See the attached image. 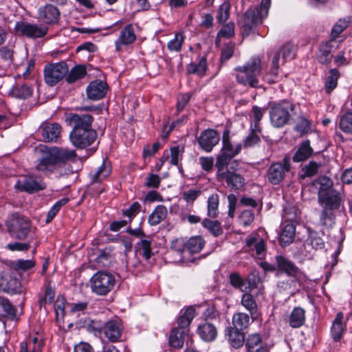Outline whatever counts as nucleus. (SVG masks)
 I'll return each instance as SVG.
<instances>
[{"label":"nucleus","instance_id":"nucleus-50","mask_svg":"<svg viewBox=\"0 0 352 352\" xmlns=\"http://www.w3.org/2000/svg\"><path fill=\"white\" fill-rule=\"evenodd\" d=\"M230 3L229 1H225L221 4L217 10V19L220 25L224 24L230 17Z\"/></svg>","mask_w":352,"mask_h":352},{"label":"nucleus","instance_id":"nucleus-25","mask_svg":"<svg viewBox=\"0 0 352 352\" xmlns=\"http://www.w3.org/2000/svg\"><path fill=\"white\" fill-rule=\"evenodd\" d=\"M197 333L204 342H212L216 340L218 330L214 324L204 320L198 325Z\"/></svg>","mask_w":352,"mask_h":352},{"label":"nucleus","instance_id":"nucleus-52","mask_svg":"<svg viewBox=\"0 0 352 352\" xmlns=\"http://www.w3.org/2000/svg\"><path fill=\"white\" fill-rule=\"evenodd\" d=\"M69 198L64 197L57 201L47 212L45 222L50 223L56 216L60 208L69 202Z\"/></svg>","mask_w":352,"mask_h":352},{"label":"nucleus","instance_id":"nucleus-54","mask_svg":"<svg viewBox=\"0 0 352 352\" xmlns=\"http://www.w3.org/2000/svg\"><path fill=\"white\" fill-rule=\"evenodd\" d=\"M223 26L221 30L217 32V38H231L235 35V24L234 22L230 21L227 23L222 24Z\"/></svg>","mask_w":352,"mask_h":352},{"label":"nucleus","instance_id":"nucleus-36","mask_svg":"<svg viewBox=\"0 0 352 352\" xmlns=\"http://www.w3.org/2000/svg\"><path fill=\"white\" fill-rule=\"evenodd\" d=\"M10 93L16 98L25 100L32 96L33 87L28 84H16Z\"/></svg>","mask_w":352,"mask_h":352},{"label":"nucleus","instance_id":"nucleus-3","mask_svg":"<svg viewBox=\"0 0 352 352\" xmlns=\"http://www.w3.org/2000/svg\"><path fill=\"white\" fill-rule=\"evenodd\" d=\"M235 70L236 82L252 88L259 87L257 76L261 70V60L258 56H253L243 66L237 67Z\"/></svg>","mask_w":352,"mask_h":352},{"label":"nucleus","instance_id":"nucleus-40","mask_svg":"<svg viewBox=\"0 0 352 352\" xmlns=\"http://www.w3.org/2000/svg\"><path fill=\"white\" fill-rule=\"evenodd\" d=\"M86 74L87 70L85 66L82 65H76L72 67L70 71L68 70L65 76V80L67 83L72 84L83 78Z\"/></svg>","mask_w":352,"mask_h":352},{"label":"nucleus","instance_id":"nucleus-58","mask_svg":"<svg viewBox=\"0 0 352 352\" xmlns=\"http://www.w3.org/2000/svg\"><path fill=\"white\" fill-rule=\"evenodd\" d=\"M340 128L344 133H352V112H346L342 116Z\"/></svg>","mask_w":352,"mask_h":352},{"label":"nucleus","instance_id":"nucleus-62","mask_svg":"<svg viewBox=\"0 0 352 352\" xmlns=\"http://www.w3.org/2000/svg\"><path fill=\"white\" fill-rule=\"evenodd\" d=\"M89 306L88 301H81L70 304L69 312L72 314H77L79 316L82 314H85Z\"/></svg>","mask_w":352,"mask_h":352},{"label":"nucleus","instance_id":"nucleus-24","mask_svg":"<svg viewBox=\"0 0 352 352\" xmlns=\"http://www.w3.org/2000/svg\"><path fill=\"white\" fill-rule=\"evenodd\" d=\"M242 331L230 326L225 329L226 339L232 348L238 349L245 345L246 338Z\"/></svg>","mask_w":352,"mask_h":352},{"label":"nucleus","instance_id":"nucleus-35","mask_svg":"<svg viewBox=\"0 0 352 352\" xmlns=\"http://www.w3.org/2000/svg\"><path fill=\"white\" fill-rule=\"evenodd\" d=\"M167 216V208L164 205L157 206L148 217V223L155 226L164 221Z\"/></svg>","mask_w":352,"mask_h":352},{"label":"nucleus","instance_id":"nucleus-4","mask_svg":"<svg viewBox=\"0 0 352 352\" xmlns=\"http://www.w3.org/2000/svg\"><path fill=\"white\" fill-rule=\"evenodd\" d=\"M294 108V104L289 101L272 103L269 111L272 124L276 128L287 124Z\"/></svg>","mask_w":352,"mask_h":352},{"label":"nucleus","instance_id":"nucleus-41","mask_svg":"<svg viewBox=\"0 0 352 352\" xmlns=\"http://www.w3.org/2000/svg\"><path fill=\"white\" fill-rule=\"evenodd\" d=\"M344 318V315L342 312H338L336 318L333 322L331 332V336L334 341L338 342L339 341L342 336L344 331L343 324H342V320Z\"/></svg>","mask_w":352,"mask_h":352},{"label":"nucleus","instance_id":"nucleus-47","mask_svg":"<svg viewBox=\"0 0 352 352\" xmlns=\"http://www.w3.org/2000/svg\"><path fill=\"white\" fill-rule=\"evenodd\" d=\"M202 226L207 229L208 232L214 236L217 237L221 235L223 232L221 223L217 221H212L208 218L204 219L201 221Z\"/></svg>","mask_w":352,"mask_h":352},{"label":"nucleus","instance_id":"nucleus-11","mask_svg":"<svg viewBox=\"0 0 352 352\" xmlns=\"http://www.w3.org/2000/svg\"><path fill=\"white\" fill-rule=\"evenodd\" d=\"M217 179L219 182H224L226 187L232 192L243 190L246 183L245 177L239 170L234 168L232 166L226 168L225 173H221Z\"/></svg>","mask_w":352,"mask_h":352},{"label":"nucleus","instance_id":"nucleus-14","mask_svg":"<svg viewBox=\"0 0 352 352\" xmlns=\"http://www.w3.org/2000/svg\"><path fill=\"white\" fill-rule=\"evenodd\" d=\"M94 118L88 113H67L65 122L67 125L72 127L71 132H76L93 128Z\"/></svg>","mask_w":352,"mask_h":352},{"label":"nucleus","instance_id":"nucleus-9","mask_svg":"<svg viewBox=\"0 0 352 352\" xmlns=\"http://www.w3.org/2000/svg\"><path fill=\"white\" fill-rule=\"evenodd\" d=\"M48 31L49 28L46 25L23 21H16L14 26V32L17 36L32 39L43 38Z\"/></svg>","mask_w":352,"mask_h":352},{"label":"nucleus","instance_id":"nucleus-31","mask_svg":"<svg viewBox=\"0 0 352 352\" xmlns=\"http://www.w3.org/2000/svg\"><path fill=\"white\" fill-rule=\"evenodd\" d=\"M188 330L173 328L169 335L168 342L171 347L180 349L183 347L185 335Z\"/></svg>","mask_w":352,"mask_h":352},{"label":"nucleus","instance_id":"nucleus-43","mask_svg":"<svg viewBox=\"0 0 352 352\" xmlns=\"http://www.w3.org/2000/svg\"><path fill=\"white\" fill-rule=\"evenodd\" d=\"M241 305L249 311L251 318L254 320L258 311L257 304L250 292H245L241 298Z\"/></svg>","mask_w":352,"mask_h":352},{"label":"nucleus","instance_id":"nucleus-44","mask_svg":"<svg viewBox=\"0 0 352 352\" xmlns=\"http://www.w3.org/2000/svg\"><path fill=\"white\" fill-rule=\"evenodd\" d=\"M206 241L201 236L190 237L186 241V252L190 254L199 252L205 245Z\"/></svg>","mask_w":352,"mask_h":352},{"label":"nucleus","instance_id":"nucleus-64","mask_svg":"<svg viewBox=\"0 0 352 352\" xmlns=\"http://www.w3.org/2000/svg\"><path fill=\"white\" fill-rule=\"evenodd\" d=\"M331 58L332 54L329 46L327 45L322 46L318 55L319 62L322 64H327L331 61Z\"/></svg>","mask_w":352,"mask_h":352},{"label":"nucleus","instance_id":"nucleus-13","mask_svg":"<svg viewBox=\"0 0 352 352\" xmlns=\"http://www.w3.org/2000/svg\"><path fill=\"white\" fill-rule=\"evenodd\" d=\"M47 185L41 177L34 175H25L17 180L14 185L15 189L20 192L33 194L46 188Z\"/></svg>","mask_w":352,"mask_h":352},{"label":"nucleus","instance_id":"nucleus-12","mask_svg":"<svg viewBox=\"0 0 352 352\" xmlns=\"http://www.w3.org/2000/svg\"><path fill=\"white\" fill-rule=\"evenodd\" d=\"M62 126L57 122H43L36 131L39 141L52 143L57 142L61 138Z\"/></svg>","mask_w":352,"mask_h":352},{"label":"nucleus","instance_id":"nucleus-17","mask_svg":"<svg viewBox=\"0 0 352 352\" xmlns=\"http://www.w3.org/2000/svg\"><path fill=\"white\" fill-rule=\"evenodd\" d=\"M60 12L50 3L41 6L38 10V18L45 25H56L60 20Z\"/></svg>","mask_w":352,"mask_h":352},{"label":"nucleus","instance_id":"nucleus-20","mask_svg":"<svg viewBox=\"0 0 352 352\" xmlns=\"http://www.w3.org/2000/svg\"><path fill=\"white\" fill-rule=\"evenodd\" d=\"M136 39L135 25L133 23L127 24L121 30L119 36L115 41L116 51L120 52L123 46L132 45Z\"/></svg>","mask_w":352,"mask_h":352},{"label":"nucleus","instance_id":"nucleus-33","mask_svg":"<svg viewBox=\"0 0 352 352\" xmlns=\"http://www.w3.org/2000/svg\"><path fill=\"white\" fill-rule=\"evenodd\" d=\"M55 298V287L50 283L44 285V294L38 296V304L40 309H46V305H50L54 302Z\"/></svg>","mask_w":352,"mask_h":352},{"label":"nucleus","instance_id":"nucleus-42","mask_svg":"<svg viewBox=\"0 0 352 352\" xmlns=\"http://www.w3.org/2000/svg\"><path fill=\"white\" fill-rule=\"evenodd\" d=\"M305 322V312L300 308L296 307L292 311L289 318V324L292 328H298Z\"/></svg>","mask_w":352,"mask_h":352},{"label":"nucleus","instance_id":"nucleus-2","mask_svg":"<svg viewBox=\"0 0 352 352\" xmlns=\"http://www.w3.org/2000/svg\"><path fill=\"white\" fill-rule=\"evenodd\" d=\"M88 329L103 336L109 342L115 343L122 341V337L124 327L122 320L118 316H115L107 320L102 324L99 321L91 320Z\"/></svg>","mask_w":352,"mask_h":352},{"label":"nucleus","instance_id":"nucleus-37","mask_svg":"<svg viewBox=\"0 0 352 352\" xmlns=\"http://www.w3.org/2000/svg\"><path fill=\"white\" fill-rule=\"evenodd\" d=\"M318 201L320 204H324L326 207L330 210L337 209L340 207L341 203L340 194L334 190H330L322 199Z\"/></svg>","mask_w":352,"mask_h":352},{"label":"nucleus","instance_id":"nucleus-55","mask_svg":"<svg viewBox=\"0 0 352 352\" xmlns=\"http://www.w3.org/2000/svg\"><path fill=\"white\" fill-rule=\"evenodd\" d=\"M281 57V63L284 65L288 59H292L294 57V47L291 43L284 44L277 52Z\"/></svg>","mask_w":352,"mask_h":352},{"label":"nucleus","instance_id":"nucleus-5","mask_svg":"<svg viewBox=\"0 0 352 352\" xmlns=\"http://www.w3.org/2000/svg\"><path fill=\"white\" fill-rule=\"evenodd\" d=\"M6 226L12 236L19 240H25L30 233L31 221L25 216L14 212L6 222Z\"/></svg>","mask_w":352,"mask_h":352},{"label":"nucleus","instance_id":"nucleus-27","mask_svg":"<svg viewBox=\"0 0 352 352\" xmlns=\"http://www.w3.org/2000/svg\"><path fill=\"white\" fill-rule=\"evenodd\" d=\"M333 182L327 177H321L311 182V186L318 190V200L324 197L325 195L333 190L331 187Z\"/></svg>","mask_w":352,"mask_h":352},{"label":"nucleus","instance_id":"nucleus-38","mask_svg":"<svg viewBox=\"0 0 352 352\" xmlns=\"http://www.w3.org/2000/svg\"><path fill=\"white\" fill-rule=\"evenodd\" d=\"M250 317L248 314L237 312L234 314L232 318L231 327L243 331L246 329L250 324Z\"/></svg>","mask_w":352,"mask_h":352},{"label":"nucleus","instance_id":"nucleus-63","mask_svg":"<svg viewBox=\"0 0 352 352\" xmlns=\"http://www.w3.org/2000/svg\"><path fill=\"white\" fill-rule=\"evenodd\" d=\"M111 252L112 248L111 247H106L100 250L98 255L96 258V262L105 265V262H109L111 258Z\"/></svg>","mask_w":352,"mask_h":352},{"label":"nucleus","instance_id":"nucleus-22","mask_svg":"<svg viewBox=\"0 0 352 352\" xmlns=\"http://www.w3.org/2000/svg\"><path fill=\"white\" fill-rule=\"evenodd\" d=\"M109 89L108 84L101 80L91 81L87 87L86 91L87 98L98 100L103 98Z\"/></svg>","mask_w":352,"mask_h":352},{"label":"nucleus","instance_id":"nucleus-6","mask_svg":"<svg viewBox=\"0 0 352 352\" xmlns=\"http://www.w3.org/2000/svg\"><path fill=\"white\" fill-rule=\"evenodd\" d=\"M116 279L114 276L108 272L98 271L90 279L91 291L100 296H105L114 287Z\"/></svg>","mask_w":352,"mask_h":352},{"label":"nucleus","instance_id":"nucleus-39","mask_svg":"<svg viewBox=\"0 0 352 352\" xmlns=\"http://www.w3.org/2000/svg\"><path fill=\"white\" fill-rule=\"evenodd\" d=\"M58 164H64L68 162H75L77 157L74 150L57 148L54 151Z\"/></svg>","mask_w":352,"mask_h":352},{"label":"nucleus","instance_id":"nucleus-28","mask_svg":"<svg viewBox=\"0 0 352 352\" xmlns=\"http://www.w3.org/2000/svg\"><path fill=\"white\" fill-rule=\"evenodd\" d=\"M16 307L8 298L0 296V319L14 320L16 318Z\"/></svg>","mask_w":352,"mask_h":352},{"label":"nucleus","instance_id":"nucleus-29","mask_svg":"<svg viewBox=\"0 0 352 352\" xmlns=\"http://www.w3.org/2000/svg\"><path fill=\"white\" fill-rule=\"evenodd\" d=\"M296 234V226L292 223L284 224L279 235V243L282 247H286L294 241Z\"/></svg>","mask_w":352,"mask_h":352},{"label":"nucleus","instance_id":"nucleus-26","mask_svg":"<svg viewBox=\"0 0 352 352\" xmlns=\"http://www.w3.org/2000/svg\"><path fill=\"white\" fill-rule=\"evenodd\" d=\"M242 145L241 143L236 144V149L232 154H228L227 152L221 151L217 155L215 162V167L217 169L216 173V177L217 178L221 175V173H225L227 166L229 164L231 160L237 155L241 151Z\"/></svg>","mask_w":352,"mask_h":352},{"label":"nucleus","instance_id":"nucleus-45","mask_svg":"<svg viewBox=\"0 0 352 352\" xmlns=\"http://www.w3.org/2000/svg\"><path fill=\"white\" fill-rule=\"evenodd\" d=\"M219 196L217 193L210 195L207 201V214L210 218H217L219 214Z\"/></svg>","mask_w":352,"mask_h":352},{"label":"nucleus","instance_id":"nucleus-10","mask_svg":"<svg viewBox=\"0 0 352 352\" xmlns=\"http://www.w3.org/2000/svg\"><path fill=\"white\" fill-rule=\"evenodd\" d=\"M68 72V65L64 61L47 64L43 69L45 82L54 87L61 81Z\"/></svg>","mask_w":352,"mask_h":352},{"label":"nucleus","instance_id":"nucleus-19","mask_svg":"<svg viewBox=\"0 0 352 352\" xmlns=\"http://www.w3.org/2000/svg\"><path fill=\"white\" fill-rule=\"evenodd\" d=\"M0 289L9 294H21L23 285L21 280L13 274H5L0 278Z\"/></svg>","mask_w":352,"mask_h":352},{"label":"nucleus","instance_id":"nucleus-48","mask_svg":"<svg viewBox=\"0 0 352 352\" xmlns=\"http://www.w3.org/2000/svg\"><path fill=\"white\" fill-rule=\"evenodd\" d=\"M246 246L249 250H255L256 255L259 256L265 251V243L263 239L249 237L246 239Z\"/></svg>","mask_w":352,"mask_h":352},{"label":"nucleus","instance_id":"nucleus-30","mask_svg":"<svg viewBox=\"0 0 352 352\" xmlns=\"http://www.w3.org/2000/svg\"><path fill=\"white\" fill-rule=\"evenodd\" d=\"M195 317V309L189 306L184 310L180 311V315L177 320V329L187 330L192 320Z\"/></svg>","mask_w":352,"mask_h":352},{"label":"nucleus","instance_id":"nucleus-49","mask_svg":"<svg viewBox=\"0 0 352 352\" xmlns=\"http://www.w3.org/2000/svg\"><path fill=\"white\" fill-rule=\"evenodd\" d=\"M339 72L336 69H331L329 72V75L325 81V91L327 94H330L338 85V80L339 78Z\"/></svg>","mask_w":352,"mask_h":352},{"label":"nucleus","instance_id":"nucleus-18","mask_svg":"<svg viewBox=\"0 0 352 352\" xmlns=\"http://www.w3.org/2000/svg\"><path fill=\"white\" fill-rule=\"evenodd\" d=\"M281 57L279 54L274 53L272 56L270 67L263 74V79L264 81L270 85L278 82L280 80V76L279 75L281 63Z\"/></svg>","mask_w":352,"mask_h":352},{"label":"nucleus","instance_id":"nucleus-23","mask_svg":"<svg viewBox=\"0 0 352 352\" xmlns=\"http://www.w3.org/2000/svg\"><path fill=\"white\" fill-rule=\"evenodd\" d=\"M277 265V273L285 274L289 277H296L300 274V270L296 265L282 255L275 257Z\"/></svg>","mask_w":352,"mask_h":352},{"label":"nucleus","instance_id":"nucleus-21","mask_svg":"<svg viewBox=\"0 0 352 352\" xmlns=\"http://www.w3.org/2000/svg\"><path fill=\"white\" fill-rule=\"evenodd\" d=\"M245 352H270V346L263 341L259 333H252L248 336L245 343Z\"/></svg>","mask_w":352,"mask_h":352},{"label":"nucleus","instance_id":"nucleus-53","mask_svg":"<svg viewBox=\"0 0 352 352\" xmlns=\"http://www.w3.org/2000/svg\"><path fill=\"white\" fill-rule=\"evenodd\" d=\"M36 265L35 261L32 259H18L12 263V267L16 271L26 272L34 267Z\"/></svg>","mask_w":352,"mask_h":352},{"label":"nucleus","instance_id":"nucleus-7","mask_svg":"<svg viewBox=\"0 0 352 352\" xmlns=\"http://www.w3.org/2000/svg\"><path fill=\"white\" fill-rule=\"evenodd\" d=\"M111 173V166L110 163L108 161H103L102 164L92 176L91 181L85 193L91 197H98L105 191V188L100 186L101 181L109 176Z\"/></svg>","mask_w":352,"mask_h":352},{"label":"nucleus","instance_id":"nucleus-16","mask_svg":"<svg viewBox=\"0 0 352 352\" xmlns=\"http://www.w3.org/2000/svg\"><path fill=\"white\" fill-rule=\"evenodd\" d=\"M199 148L206 153H210L220 141L219 132L213 129L204 130L199 136L197 137Z\"/></svg>","mask_w":352,"mask_h":352},{"label":"nucleus","instance_id":"nucleus-61","mask_svg":"<svg viewBox=\"0 0 352 352\" xmlns=\"http://www.w3.org/2000/svg\"><path fill=\"white\" fill-rule=\"evenodd\" d=\"M0 57L8 66H10L14 61V51L8 46L0 47Z\"/></svg>","mask_w":352,"mask_h":352},{"label":"nucleus","instance_id":"nucleus-34","mask_svg":"<svg viewBox=\"0 0 352 352\" xmlns=\"http://www.w3.org/2000/svg\"><path fill=\"white\" fill-rule=\"evenodd\" d=\"M58 165L54 151L43 157L36 166L38 171L43 173L52 172L55 166Z\"/></svg>","mask_w":352,"mask_h":352},{"label":"nucleus","instance_id":"nucleus-60","mask_svg":"<svg viewBox=\"0 0 352 352\" xmlns=\"http://www.w3.org/2000/svg\"><path fill=\"white\" fill-rule=\"evenodd\" d=\"M184 42V36L182 34L177 33L175 38L167 43V47L170 51L179 52L182 50Z\"/></svg>","mask_w":352,"mask_h":352},{"label":"nucleus","instance_id":"nucleus-15","mask_svg":"<svg viewBox=\"0 0 352 352\" xmlns=\"http://www.w3.org/2000/svg\"><path fill=\"white\" fill-rule=\"evenodd\" d=\"M97 138L98 133L93 128L69 133V140L72 145L78 149H84L91 146Z\"/></svg>","mask_w":352,"mask_h":352},{"label":"nucleus","instance_id":"nucleus-8","mask_svg":"<svg viewBox=\"0 0 352 352\" xmlns=\"http://www.w3.org/2000/svg\"><path fill=\"white\" fill-rule=\"evenodd\" d=\"M290 160L289 155H286L282 161L270 164L266 174L267 180L271 184L278 185L285 179L292 168Z\"/></svg>","mask_w":352,"mask_h":352},{"label":"nucleus","instance_id":"nucleus-59","mask_svg":"<svg viewBox=\"0 0 352 352\" xmlns=\"http://www.w3.org/2000/svg\"><path fill=\"white\" fill-rule=\"evenodd\" d=\"M142 206L138 201L133 202L129 208L122 210V215L132 222L133 218L141 211Z\"/></svg>","mask_w":352,"mask_h":352},{"label":"nucleus","instance_id":"nucleus-32","mask_svg":"<svg viewBox=\"0 0 352 352\" xmlns=\"http://www.w3.org/2000/svg\"><path fill=\"white\" fill-rule=\"evenodd\" d=\"M208 69L206 56L201 57L198 63H190L186 65L187 74H196L199 77L206 76Z\"/></svg>","mask_w":352,"mask_h":352},{"label":"nucleus","instance_id":"nucleus-57","mask_svg":"<svg viewBox=\"0 0 352 352\" xmlns=\"http://www.w3.org/2000/svg\"><path fill=\"white\" fill-rule=\"evenodd\" d=\"M229 283L234 288L245 292L243 287L245 286V280L238 272H232L229 275Z\"/></svg>","mask_w":352,"mask_h":352},{"label":"nucleus","instance_id":"nucleus-56","mask_svg":"<svg viewBox=\"0 0 352 352\" xmlns=\"http://www.w3.org/2000/svg\"><path fill=\"white\" fill-rule=\"evenodd\" d=\"M236 149V146L235 147L233 146L230 138V131L226 129L223 131V137H222V152H227L228 154H232L235 152Z\"/></svg>","mask_w":352,"mask_h":352},{"label":"nucleus","instance_id":"nucleus-46","mask_svg":"<svg viewBox=\"0 0 352 352\" xmlns=\"http://www.w3.org/2000/svg\"><path fill=\"white\" fill-rule=\"evenodd\" d=\"M151 244V238L141 239L136 243L137 251H140L142 256L146 260L150 259L153 256Z\"/></svg>","mask_w":352,"mask_h":352},{"label":"nucleus","instance_id":"nucleus-51","mask_svg":"<svg viewBox=\"0 0 352 352\" xmlns=\"http://www.w3.org/2000/svg\"><path fill=\"white\" fill-rule=\"evenodd\" d=\"M308 159V140L303 141L298 147L292 160L294 162H305Z\"/></svg>","mask_w":352,"mask_h":352},{"label":"nucleus","instance_id":"nucleus-1","mask_svg":"<svg viewBox=\"0 0 352 352\" xmlns=\"http://www.w3.org/2000/svg\"><path fill=\"white\" fill-rule=\"evenodd\" d=\"M271 6V0H261L259 6L250 7L238 21L243 37H248L254 33L264 19L267 17Z\"/></svg>","mask_w":352,"mask_h":352}]
</instances>
